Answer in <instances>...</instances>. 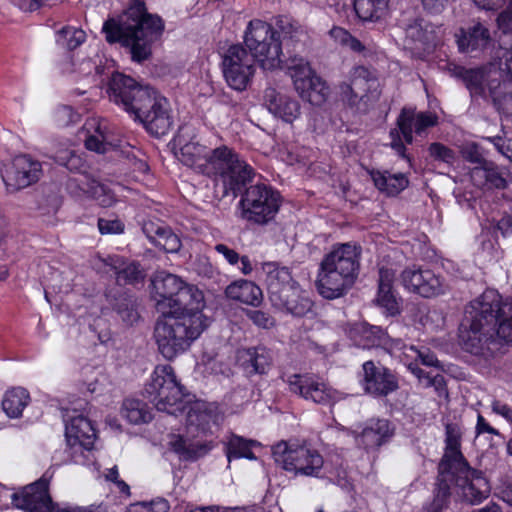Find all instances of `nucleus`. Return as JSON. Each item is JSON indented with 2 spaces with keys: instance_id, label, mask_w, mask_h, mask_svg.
I'll list each match as a JSON object with an SVG mask.
<instances>
[{
  "instance_id": "f257e3e1",
  "label": "nucleus",
  "mask_w": 512,
  "mask_h": 512,
  "mask_svg": "<svg viewBox=\"0 0 512 512\" xmlns=\"http://www.w3.org/2000/svg\"><path fill=\"white\" fill-rule=\"evenodd\" d=\"M464 320L468 329L461 339L467 352L489 359L501 341L512 344V298L488 289L469 302Z\"/></svg>"
},
{
  "instance_id": "a211bd4d",
  "label": "nucleus",
  "mask_w": 512,
  "mask_h": 512,
  "mask_svg": "<svg viewBox=\"0 0 512 512\" xmlns=\"http://www.w3.org/2000/svg\"><path fill=\"white\" fill-rule=\"evenodd\" d=\"M41 163L29 155L16 156L2 171V179L10 192L24 189L40 178Z\"/></svg>"
},
{
  "instance_id": "de8ad7c7",
  "label": "nucleus",
  "mask_w": 512,
  "mask_h": 512,
  "mask_svg": "<svg viewBox=\"0 0 512 512\" xmlns=\"http://www.w3.org/2000/svg\"><path fill=\"white\" fill-rule=\"evenodd\" d=\"M81 189L95 199L102 207H110L116 202L114 192L107 185L96 180L87 182L86 187Z\"/></svg>"
},
{
  "instance_id": "c85d7f7f",
  "label": "nucleus",
  "mask_w": 512,
  "mask_h": 512,
  "mask_svg": "<svg viewBox=\"0 0 512 512\" xmlns=\"http://www.w3.org/2000/svg\"><path fill=\"white\" fill-rule=\"evenodd\" d=\"M266 282L269 299L284 291V288L297 282L293 280L290 270L277 262H263L258 271Z\"/></svg>"
},
{
  "instance_id": "6e6d98bb",
  "label": "nucleus",
  "mask_w": 512,
  "mask_h": 512,
  "mask_svg": "<svg viewBox=\"0 0 512 512\" xmlns=\"http://www.w3.org/2000/svg\"><path fill=\"white\" fill-rule=\"evenodd\" d=\"M169 502L164 498H157L151 502H141L131 505L128 512H167Z\"/></svg>"
},
{
  "instance_id": "bf43d9fd",
  "label": "nucleus",
  "mask_w": 512,
  "mask_h": 512,
  "mask_svg": "<svg viewBox=\"0 0 512 512\" xmlns=\"http://www.w3.org/2000/svg\"><path fill=\"white\" fill-rule=\"evenodd\" d=\"M246 316L261 328H270L274 325V319L268 313L261 310H247Z\"/></svg>"
},
{
  "instance_id": "7ed1b4c3",
  "label": "nucleus",
  "mask_w": 512,
  "mask_h": 512,
  "mask_svg": "<svg viewBox=\"0 0 512 512\" xmlns=\"http://www.w3.org/2000/svg\"><path fill=\"white\" fill-rule=\"evenodd\" d=\"M160 16L150 14L143 0H133L118 20L109 19L103 25L109 43H121L129 49L131 59L141 63L152 55V45L164 32Z\"/></svg>"
},
{
  "instance_id": "423d86ee",
  "label": "nucleus",
  "mask_w": 512,
  "mask_h": 512,
  "mask_svg": "<svg viewBox=\"0 0 512 512\" xmlns=\"http://www.w3.org/2000/svg\"><path fill=\"white\" fill-rule=\"evenodd\" d=\"M209 326L208 319L199 314L162 315L154 326L153 337L161 355L172 360L185 352Z\"/></svg>"
},
{
  "instance_id": "4c0bfd02",
  "label": "nucleus",
  "mask_w": 512,
  "mask_h": 512,
  "mask_svg": "<svg viewBox=\"0 0 512 512\" xmlns=\"http://www.w3.org/2000/svg\"><path fill=\"white\" fill-rule=\"evenodd\" d=\"M85 128L88 133L85 139L86 148L97 153H106L111 146L106 124L97 119H90L85 123Z\"/></svg>"
},
{
  "instance_id": "0e129e2a",
  "label": "nucleus",
  "mask_w": 512,
  "mask_h": 512,
  "mask_svg": "<svg viewBox=\"0 0 512 512\" xmlns=\"http://www.w3.org/2000/svg\"><path fill=\"white\" fill-rule=\"evenodd\" d=\"M423 10L431 15L441 14L448 3V0H419Z\"/></svg>"
},
{
  "instance_id": "f03ea898",
  "label": "nucleus",
  "mask_w": 512,
  "mask_h": 512,
  "mask_svg": "<svg viewBox=\"0 0 512 512\" xmlns=\"http://www.w3.org/2000/svg\"><path fill=\"white\" fill-rule=\"evenodd\" d=\"M107 92L112 102L141 122L151 135L160 137L171 130L173 118L169 102L153 88L141 86L130 76L115 72Z\"/></svg>"
},
{
  "instance_id": "e433bc0d",
  "label": "nucleus",
  "mask_w": 512,
  "mask_h": 512,
  "mask_svg": "<svg viewBox=\"0 0 512 512\" xmlns=\"http://www.w3.org/2000/svg\"><path fill=\"white\" fill-rule=\"evenodd\" d=\"M226 296L234 301H239L254 307L259 306L263 301L262 290L252 281L237 280L225 289Z\"/></svg>"
},
{
  "instance_id": "58836bf2",
  "label": "nucleus",
  "mask_w": 512,
  "mask_h": 512,
  "mask_svg": "<svg viewBox=\"0 0 512 512\" xmlns=\"http://www.w3.org/2000/svg\"><path fill=\"white\" fill-rule=\"evenodd\" d=\"M371 177L374 185L389 196H395L403 191L409 180L403 173L392 174L388 171H372Z\"/></svg>"
},
{
  "instance_id": "49530a36",
  "label": "nucleus",
  "mask_w": 512,
  "mask_h": 512,
  "mask_svg": "<svg viewBox=\"0 0 512 512\" xmlns=\"http://www.w3.org/2000/svg\"><path fill=\"white\" fill-rule=\"evenodd\" d=\"M113 270L116 280L120 285L133 284L143 279L139 264L135 262L125 263L121 258L113 259Z\"/></svg>"
},
{
  "instance_id": "a878e982",
  "label": "nucleus",
  "mask_w": 512,
  "mask_h": 512,
  "mask_svg": "<svg viewBox=\"0 0 512 512\" xmlns=\"http://www.w3.org/2000/svg\"><path fill=\"white\" fill-rule=\"evenodd\" d=\"M458 50L461 53L472 54L486 49L491 41L490 31L482 23L460 28L455 34Z\"/></svg>"
},
{
  "instance_id": "20e7f679",
  "label": "nucleus",
  "mask_w": 512,
  "mask_h": 512,
  "mask_svg": "<svg viewBox=\"0 0 512 512\" xmlns=\"http://www.w3.org/2000/svg\"><path fill=\"white\" fill-rule=\"evenodd\" d=\"M279 30L271 24L252 20L249 22L244 36V43L249 50V54L256 60L261 69L265 71H274L282 67L284 45L296 48L303 36L302 30L289 21L280 20Z\"/></svg>"
},
{
  "instance_id": "9d476101",
  "label": "nucleus",
  "mask_w": 512,
  "mask_h": 512,
  "mask_svg": "<svg viewBox=\"0 0 512 512\" xmlns=\"http://www.w3.org/2000/svg\"><path fill=\"white\" fill-rule=\"evenodd\" d=\"M272 455L277 464L295 475L321 478L324 474V458L306 443L281 441L273 446Z\"/></svg>"
},
{
  "instance_id": "dca6fc26",
  "label": "nucleus",
  "mask_w": 512,
  "mask_h": 512,
  "mask_svg": "<svg viewBox=\"0 0 512 512\" xmlns=\"http://www.w3.org/2000/svg\"><path fill=\"white\" fill-rule=\"evenodd\" d=\"M288 385L292 393L318 405L331 406L343 399L341 392L308 374L291 375L288 378Z\"/></svg>"
},
{
  "instance_id": "2eb2a0df",
  "label": "nucleus",
  "mask_w": 512,
  "mask_h": 512,
  "mask_svg": "<svg viewBox=\"0 0 512 512\" xmlns=\"http://www.w3.org/2000/svg\"><path fill=\"white\" fill-rule=\"evenodd\" d=\"M256 60L241 45H232L223 56L222 69L227 84L243 91L251 83Z\"/></svg>"
},
{
  "instance_id": "09e8293b",
  "label": "nucleus",
  "mask_w": 512,
  "mask_h": 512,
  "mask_svg": "<svg viewBox=\"0 0 512 512\" xmlns=\"http://www.w3.org/2000/svg\"><path fill=\"white\" fill-rule=\"evenodd\" d=\"M115 310L127 325H133L139 320L136 299L126 294L120 295L116 299Z\"/></svg>"
},
{
  "instance_id": "39448f33",
  "label": "nucleus",
  "mask_w": 512,
  "mask_h": 512,
  "mask_svg": "<svg viewBox=\"0 0 512 512\" xmlns=\"http://www.w3.org/2000/svg\"><path fill=\"white\" fill-rule=\"evenodd\" d=\"M360 258V246L351 243L334 245L320 262L315 282L318 293L329 300L344 296L358 277Z\"/></svg>"
},
{
  "instance_id": "8fccbe9b",
  "label": "nucleus",
  "mask_w": 512,
  "mask_h": 512,
  "mask_svg": "<svg viewBox=\"0 0 512 512\" xmlns=\"http://www.w3.org/2000/svg\"><path fill=\"white\" fill-rule=\"evenodd\" d=\"M85 39L86 33L82 29L74 27H63L56 35V43L68 50L76 49Z\"/></svg>"
},
{
  "instance_id": "b1692460",
  "label": "nucleus",
  "mask_w": 512,
  "mask_h": 512,
  "mask_svg": "<svg viewBox=\"0 0 512 512\" xmlns=\"http://www.w3.org/2000/svg\"><path fill=\"white\" fill-rule=\"evenodd\" d=\"M174 144L179 147L175 153L177 158L186 166L193 168L196 172L203 174L208 160L210 148L202 145L195 138L186 141L182 130L174 138Z\"/></svg>"
},
{
  "instance_id": "c756f323",
  "label": "nucleus",
  "mask_w": 512,
  "mask_h": 512,
  "mask_svg": "<svg viewBox=\"0 0 512 512\" xmlns=\"http://www.w3.org/2000/svg\"><path fill=\"white\" fill-rule=\"evenodd\" d=\"M255 174L253 167L239 157L237 163H234L220 179L224 195L231 194L233 197H237L243 188L253 180Z\"/></svg>"
},
{
  "instance_id": "72a5a7b5",
  "label": "nucleus",
  "mask_w": 512,
  "mask_h": 512,
  "mask_svg": "<svg viewBox=\"0 0 512 512\" xmlns=\"http://www.w3.org/2000/svg\"><path fill=\"white\" fill-rule=\"evenodd\" d=\"M394 434V429L386 419H370L358 435L357 440L366 449L377 448L386 443Z\"/></svg>"
},
{
  "instance_id": "e2e57ef3",
  "label": "nucleus",
  "mask_w": 512,
  "mask_h": 512,
  "mask_svg": "<svg viewBox=\"0 0 512 512\" xmlns=\"http://www.w3.org/2000/svg\"><path fill=\"white\" fill-rule=\"evenodd\" d=\"M483 173L486 182L490 184L492 187H495L497 189H504L507 186L506 180L496 169L484 167Z\"/></svg>"
},
{
  "instance_id": "5fc2aeb1",
  "label": "nucleus",
  "mask_w": 512,
  "mask_h": 512,
  "mask_svg": "<svg viewBox=\"0 0 512 512\" xmlns=\"http://www.w3.org/2000/svg\"><path fill=\"white\" fill-rule=\"evenodd\" d=\"M405 350L407 356L415 357V359L420 360L423 365L433 367L438 366L439 361L429 348H416L415 346L411 345L409 347H405Z\"/></svg>"
},
{
  "instance_id": "f704fd0d",
  "label": "nucleus",
  "mask_w": 512,
  "mask_h": 512,
  "mask_svg": "<svg viewBox=\"0 0 512 512\" xmlns=\"http://www.w3.org/2000/svg\"><path fill=\"white\" fill-rule=\"evenodd\" d=\"M240 156L232 148L221 145L210 149L203 175L222 178Z\"/></svg>"
},
{
  "instance_id": "79ce46f5",
  "label": "nucleus",
  "mask_w": 512,
  "mask_h": 512,
  "mask_svg": "<svg viewBox=\"0 0 512 512\" xmlns=\"http://www.w3.org/2000/svg\"><path fill=\"white\" fill-rule=\"evenodd\" d=\"M354 10L363 21H379L389 13V0H354Z\"/></svg>"
},
{
  "instance_id": "5701e85b",
  "label": "nucleus",
  "mask_w": 512,
  "mask_h": 512,
  "mask_svg": "<svg viewBox=\"0 0 512 512\" xmlns=\"http://www.w3.org/2000/svg\"><path fill=\"white\" fill-rule=\"evenodd\" d=\"M167 314L171 315H194L199 314L202 319H208L202 313L204 307V295L196 286L183 283L176 297L171 300Z\"/></svg>"
},
{
  "instance_id": "9b49d317",
  "label": "nucleus",
  "mask_w": 512,
  "mask_h": 512,
  "mask_svg": "<svg viewBox=\"0 0 512 512\" xmlns=\"http://www.w3.org/2000/svg\"><path fill=\"white\" fill-rule=\"evenodd\" d=\"M280 194L266 184L248 187L239 202L241 216L249 222L265 225L272 221L280 208Z\"/></svg>"
},
{
  "instance_id": "f8f14e48",
  "label": "nucleus",
  "mask_w": 512,
  "mask_h": 512,
  "mask_svg": "<svg viewBox=\"0 0 512 512\" xmlns=\"http://www.w3.org/2000/svg\"><path fill=\"white\" fill-rule=\"evenodd\" d=\"M378 81L373 73L364 66L354 67L350 71L349 82L340 84L341 100L358 111H366L370 103L379 98Z\"/></svg>"
},
{
  "instance_id": "412c9836",
  "label": "nucleus",
  "mask_w": 512,
  "mask_h": 512,
  "mask_svg": "<svg viewBox=\"0 0 512 512\" xmlns=\"http://www.w3.org/2000/svg\"><path fill=\"white\" fill-rule=\"evenodd\" d=\"M272 306L294 317H304L313 307L308 293L298 283L284 288V291L270 300Z\"/></svg>"
},
{
  "instance_id": "603ef678",
  "label": "nucleus",
  "mask_w": 512,
  "mask_h": 512,
  "mask_svg": "<svg viewBox=\"0 0 512 512\" xmlns=\"http://www.w3.org/2000/svg\"><path fill=\"white\" fill-rule=\"evenodd\" d=\"M376 302L388 315L394 316L400 313L399 301L393 289H378Z\"/></svg>"
},
{
  "instance_id": "c03bdc74",
  "label": "nucleus",
  "mask_w": 512,
  "mask_h": 512,
  "mask_svg": "<svg viewBox=\"0 0 512 512\" xmlns=\"http://www.w3.org/2000/svg\"><path fill=\"white\" fill-rule=\"evenodd\" d=\"M121 414L132 424L147 423L152 419V414L147 404L138 399H125L122 404Z\"/></svg>"
},
{
  "instance_id": "6ab92c4d",
  "label": "nucleus",
  "mask_w": 512,
  "mask_h": 512,
  "mask_svg": "<svg viewBox=\"0 0 512 512\" xmlns=\"http://www.w3.org/2000/svg\"><path fill=\"white\" fill-rule=\"evenodd\" d=\"M361 386L365 393L374 397H385L399 388L396 375L382 365H376L372 360L362 365Z\"/></svg>"
},
{
  "instance_id": "393cba45",
  "label": "nucleus",
  "mask_w": 512,
  "mask_h": 512,
  "mask_svg": "<svg viewBox=\"0 0 512 512\" xmlns=\"http://www.w3.org/2000/svg\"><path fill=\"white\" fill-rule=\"evenodd\" d=\"M184 281L178 276L165 272H157L153 279L152 285L154 288L153 298L158 312L162 315H167V309L170 307L171 300L176 297L179 289L183 287Z\"/></svg>"
},
{
  "instance_id": "052dcab7",
  "label": "nucleus",
  "mask_w": 512,
  "mask_h": 512,
  "mask_svg": "<svg viewBox=\"0 0 512 512\" xmlns=\"http://www.w3.org/2000/svg\"><path fill=\"white\" fill-rule=\"evenodd\" d=\"M497 22L502 33L510 37L512 41V0L509 3L508 9L499 14Z\"/></svg>"
},
{
  "instance_id": "69168bd1",
  "label": "nucleus",
  "mask_w": 512,
  "mask_h": 512,
  "mask_svg": "<svg viewBox=\"0 0 512 512\" xmlns=\"http://www.w3.org/2000/svg\"><path fill=\"white\" fill-rule=\"evenodd\" d=\"M164 225L165 224L160 221H144L142 225V231L152 243L154 239L157 238V235L161 232Z\"/></svg>"
},
{
  "instance_id": "13d9d810",
  "label": "nucleus",
  "mask_w": 512,
  "mask_h": 512,
  "mask_svg": "<svg viewBox=\"0 0 512 512\" xmlns=\"http://www.w3.org/2000/svg\"><path fill=\"white\" fill-rule=\"evenodd\" d=\"M98 228L101 234H121L124 232V223L117 219H98Z\"/></svg>"
},
{
  "instance_id": "ea45409f",
  "label": "nucleus",
  "mask_w": 512,
  "mask_h": 512,
  "mask_svg": "<svg viewBox=\"0 0 512 512\" xmlns=\"http://www.w3.org/2000/svg\"><path fill=\"white\" fill-rule=\"evenodd\" d=\"M354 333L358 336V339L355 338L356 345L364 349L386 346L389 342L388 334L379 326L363 323L354 330Z\"/></svg>"
},
{
  "instance_id": "4468645a",
  "label": "nucleus",
  "mask_w": 512,
  "mask_h": 512,
  "mask_svg": "<svg viewBox=\"0 0 512 512\" xmlns=\"http://www.w3.org/2000/svg\"><path fill=\"white\" fill-rule=\"evenodd\" d=\"M12 503L25 512H105L100 507L66 506L58 508L49 495L48 482L43 479L26 486L20 494H12Z\"/></svg>"
},
{
  "instance_id": "1a4fd4ad",
  "label": "nucleus",
  "mask_w": 512,
  "mask_h": 512,
  "mask_svg": "<svg viewBox=\"0 0 512 512\" xmlns=\"http://www.w3.org/2000/svg\"><path fill=\"white\" fill-rule=\"evenodd\" d=\"M145 393L158 411L177 415L187 409L183 387L170 365H159L155 368L151 381L145 387Z\"/></svg>"
},
{
  "instance_id": "2f4dec72",
  "label": "nucleus",
  "mask_w": 512,
  "mask_h": 512,
  "mask_svg": "<svg viewBox=\"0 0 512 512\" xmlns=\"http://www.w3.org/2000/svg\"><path fill=\"white\" fill-rule=\"evenodd\" d=\"M169 445L170 449L183 461H195L208 454L214 447L212 441L194 440L184 435H174Z\"/></svg>"
},
{
  "instance_id": "4d7b16f0",
  "label": "nucleus",
  "mask_w": 512,
  "mask_h": 512,
  "mask_svg": "<svg viewBox=\"0 0 512 512\" xmlns=\"http://www.w3.org/2000/svg\"><path fill=\"white\" fill-rule=\"evenodd\" d=\"M428 152L430 157L436 161H442L450 164L455 160V152L439 142L431 143L428 147Z\"/></svg>"
},
{
  "instance_id": "4be33fe9",
  "label": "nucleus",
  "mask_w": 512,
  "mask_h": 512,
  "mask_svg": "<svg viewBox=\"0 0 512 512\" xmlns=\"http://www.w3.org/2000/svg\"><path fill=\"white\" fill-rule=\"evenodd\" d=\"M273 352L263 345L239 349L236 362L248 376L265 375L273 365Z\"/></svg>"
},
{
  "instance_id": "0eeeda50",
  "label": "nucleus",
  "mask_w": 512,
  "mask_h": 512,
  "mask_svg": "<svg viewBox=\"0 0 512 512\" xmlns=\"http://www.w3.org/2000/svg\"><path fill=\"white\" fill-rule=\"evenodd\" d=\"M445 452L439 463L441 473H458V483L464 485L470 479V486H465V494L472 500L487 498L490 485L481 471L472 469L460 451V432L456 425H446Z\"/></svg>"
},
{
  "instance_id": "3c124183",
  "label": "nucleus",
  "mask_w": 512,
  "mask_h": 512,
  "mask_svg": "<svg viewBox=\"0 0 512 512\" xmlns=\"http://www.w3.org/2000/svg\"><path fill=\"white\" fill-rule=\"evenodd\" d=\"M152 243L168 253L177 252L181 247L180 239L167 225L163 226Z\"/></svg>"
},
{
  "instance_id": "cd10ccee",
  "label": "nucleus",
  "mask_w": 512,
  "mask_h": 512,
  "mask_svg": "<svg viewBox=\"0 0 512 512\" xmlns=\"http://www.w3.org/2000/svg\"><path fill=\"white\" fill-rule=\"evenodd\" d=\"M264 103L269 112L288 123L293 122L300 114V105L296 100L272 87L265 90Z\"/></svg>"
},
{
  "instance_id": "a18cd8bd",
  "label": "nucleus",
  "mask_w": 512,
  "mask_h": 512,
  "mask_svg": "<svg viewBox=\"0 0 512 512\" xmlns=\"http://www.w3.org/2000/svg\"><path fill=\"white\" fill-rule=\"evenodd\" d=\"M329 93V87L326 82L318 75L310 79L309 83L304 87V91L298 92L303 100L316 106L322 105L327 100Z\"/></svg>"
},
{
  "instance_id": "864d4df0",
  "label": "nucleus",
  "mask_w": 512,
  "mask_h": 512,
  "mask_svg": "<svg viewBox=\"0 0 512 512\" xmlns=\"http://www.w3.org/2000/svg\"><path fill=\"white\" fill-rule=\"evenodd\" d=\"M55 160L71 172H80L84 167L82 158L71 150L60 151Z\"/></svg>"
},
{
  "instance_id": "7c9ffc66",
  "label": "nucleus",
  "mask_w": 512,
  "mask_h": 512,
  "mask_svg": "<svg viewBox=\"0 0 512 512\" xmlns=\"http://www.w3.org/2000/svg\"><path fill=\"white\" fill-rule=\"evenodd\" d=\"M219 418L216 406L204 402H195L187 410L188 433H192V429L195 428L199 433L206 435L210 431L211 425L218 423Z\"/></svg>"
},
{
  "instance_id": "aec40b11",
  "label": "nucleus",
  "mask_w": 512,
  "mask_h": 512,
  "mask_svg": "<svg viewBox=\"0 0 512 512\" xmlns=\"http://www.w3.org/2000/svg\"><path fill=\"white\" fill-rule=\"evenodd\" d=\"M65 436L73 455V461L80 462L77 454L90 452L94 447L96 431L91 421L83 415H77L65 420Z\"/></svg>"
},
{
  "instance_id": "338daca9",
  "label": "nucleus",
  "mask_w": 512,
  "mask_h": 512,
  "mask_svg": "<svg viewBox=\"0 0 512 512\" xmlns=\"http://www.w3.org/2000/svg\"><path fill=\"white\" fill-rule=\"evenodd\" d=\"M395 273L390 268L381 267L379 269L378 289H393Z\"/></svg>"
},
{
  "instance_id": "ddd939ff",
  "label": "nucleus",
  "mask_w": 512,
  "mask_h": 512,
  "mask_svg": "<svg viewBox=\"0 0 512 512\" xmlns=\"http://www.w3.org/2000/svg\"><path fill=\"white\" fill-rule=\"evenodd\" d=\"M438 117L432 112H420L412 108L404 107L396 120V127L390 130L391 147L398 155L405 158V143H413V131L416 135L421 136L425 131L436 126Z\"/></svg>"
},
{
  "instance_id": "f3484780",
  "label": "nucleus",
  "mask_w": 512,
  "mask_h": 512,
  "mask_svg": "<svg viewBox=\"0 0 512 512\" xmlns=\"http://www.w3.org/2000/svg\"><path fill=\"white\" fill-rule=\"evenodd\" d=\"M400 282L409 292L425 298L443 294L447 289V284L440 275L417 265L405 268L400 274Z\"/></svg>"
},
{
  "instance_id": "37998d69",
  "label": "nucleus",
  "mask_w": 512,
  "mask_h": 512,
  "mask_svg": "<svg viewBox=\"0 0 512 512\" xmlns=\"http://www.w3.org/2000/svg\"><path fill=\"white\" fill-rule=\"evenodd\" d=\"M30 401L28 391L22 387L8 390L2 400V408L10 418H17L22 415L24 408Z\"/></svg>"
},
{
  "instance_id": "680f3d73",
  "label": "nucleus",
  "mask_w": 512,
  "mask_h": 512,
  "mask_svg": "<svg viewBox=\"0 0 512 512\" xmlns=\"http://www.w3.org/2000/svg\"><path fill=\"white\" fill-rule=\"evenodd\" d=\"M214 250L216 253L221 255L229 265L235 266L239 263L240 254L228 245L224 243H217L214 246Z\"/></svg>"
},
{
  "instance_id": "473e14b6",
  "label": "nucleus",
  "mask_w": 512,
  "mask_h": 512,
  "mask_svg": "<svg viewBox=\"0 0 512 512\" xmlns=\"http://www.w3.org/2000/svg\"><path fill=\"white\" fill-rule=\"evenodd\" d=\"M406 37L423 47L435 46L440 40L441 26L432 24L424 18L416 17L405 27Z\"/></svg>"
},
{
  "instance_id": "a19ab883",
  "label": "nucleus",
  "mask_w": 512,
  "mask_h": 512,
  "mask_svg": "<svg viewBox=\"0 0 512 512\" xmlns=\"http://www.w3.org/2000/svg\"><path fill=\"white\" fill-rule=\"evenodd\" d=\"M223 444L225 455L229 463L233 459H256V456L252 451V447L257 445V441L255 440L246 439L244 437L231 433L223 442Z\"/></svg>"
},
{
  "instance_id": "c9c22d12",
  "label": "nucleus",
  "mask_w": 512,
  "mask_h": 512,
  "mask_svg": "<svg viewBox=\"0 0 512 512\" xmlns=\"http://www.w3.org/2000/svg\"><path fill=\"white\" fill-rule=\"evenodd\" d=\"M287 53L289 56L283 60L282 67L280 69L287 70L297 93L304 91V87H306L310 79L317 74L306 59L296 54H290L289 50Z\"/></svg>"
},
{
  "instance_id": "774afa93",
  "label": "nucleus",
  "mask_w": 512,
  "mask_h": 512,
  "mask_svg": "<svg viewBox=\"0 0 512 512\" xmlns=\"http://www.w3.org/2000/svg\"><path fill=\"white\" fill-rule=\"evenodd\" d=\"M206 371L213 375H225L228 376L230 368L228 364L218 359H211L206 363Z\"/></svg>"
},
{
  "instance_id": "6e6552de",
  "label": "nucleus",
  "mask_w": 512,
  "mask_h": 512,
  "mask_svg": "<svg viewBox=\"0 0 512 512\" xmlns=\"http://www.w3.org/2000/svg\"><path fill=\"white\" fill-rule=\"evenodd\" d=\"M446 70L450 76L461 81L469 91L472 99H491L499 110H508L510 95L502 91L501 82L492 78L485 67L466 68L449 62Z\"/></svg>"
},
{
  "instance_id": "bb28decb",
  "label": "nucleus",
  "mask_w": 512,
  "mask_h": 512,
  "mask_svg": "<svg viewBox=\"0 0 512 512\" xmlns=\"http://www.w3.org/2000/svg\"><path fill=\"white\" fill-rule=\"evenodd\" d=\"M454 483L457 487H459L462 491L464 498L471 504H477L483 501L485 498H481L479 500H472L465 494V486H470V479H468L467 483L461 485L458 483V473L456 470L453 472L441 473L439 470V475L437 479L436 489L434 492V498L430 506L427 508V512H441L444 507H446L449 503L450 498V485Z\"/></svg>"
}]
</instances>
